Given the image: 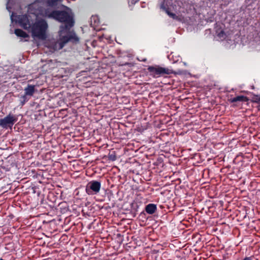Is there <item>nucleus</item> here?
Here are the masks:
<instances>
[{
	"instance_id": "f3484780",
	"label": "nucleus",
	"mask_w": 260,
	"mask_h": 260,
	"mask_svg": "<svg viewBox=\"0 0 260 260\" xmlns=\"http://www.w3.org/2000/svg\"><path fill=\"white\" fill-rule=\"evenodd\" d=\"M253 256L245 257L242 260H252Z\"/></svg>"
},
{
	"instance_id": "9d476101",
	"label": "nucleus",
	"mask_w": 260,
	"mask_h": 260,
	"mask_svg": "<svg viewBox=\"0 0 260 260\" xmlns=\"http://www.w3.org/2000/svg\"><path fill=\"white\" fill-rule=\"evenodd\" d=\"M160 8L163 9L171 18L175 20L178 19V17L175 14L170 12L169 8L165 7L164 4L161 5Z\"/></svg>"
},
{
	"instance_id": "39448f33",
	"label": "nucleus",
	"mask_w": 260,
	"mask_h": 260,
	"mask_svg": "<svg viewBox=\"0 0 260 260\" xmlns=\"http://www.w3.org/2000/svg\"><path fill=\"white\" fill-rule=\"evenodd\" d=\"M101 187L100 182L95 180L91 181L86 186V192L89 195L96 194L100 191Z\"/></svg>"
},
{
	"instance_id": "dca6fc26",
	"label": "nucleus",
	"mask_w": 260,
	"mask_h": 260,
	"mask_svg": "<svg viewBox=\"0 0 260 260\" xmlns=\"http://www.w3.org/2000/svg\"><path fill=\"white\" fill-rule=\"evenodd\" d=\"M109 158L112 160V161H114L116 159V156L115 155H110L109 156Z\"/></svg>"
},
{
	"instance_id": "9b49d317",
	"label": "nucleus",
	"mask_w": 260,
	"mask_h": 260,
	"mask_svg": "<svg viewBox=\"0 0 260 260\" xmlns=\"http://www.w3.org/2000/svg\"><path fill=\"white\" fill-rule=\"evenodd\" d=\"M216 34H217L218 38L221 41L225 39L227 37L225 32L221 29L217 28L216 30Z\"/></svg>"
},
{
	"instance_id": "6e6552de",
	"label": "nucleus",
	"mask_w": 260,
	"mask_h": 260,
	"mask_svg": "<svg viewBox=\"0 0 260 260\" xmlns=\"http://www.w3.org/2000/svg\"><path fill=\"white\" fill-rule=\"evenodd\" d=\"M35 92V85L28 84L26 87L24 88V93L26 95L31 96L33 95Z\"/></svg>"
},
{
	"instance_id": "6ab92c4d",
	"label": "nucleus",
	"mask_w": 260,
	"mask_h": 260,
	"mask_svg": "<svg viewBox=\"0 0 260 260\" xmlns=\"http://www.w3.org/2000/svg\"><path fill=\"white\" fill-rule=\"evenodd\" d=\"M128 63H125L124 64H123V65H126V64H128Z\"/></svg>"
},
{
	"instance_id": "20e7f679",
	"label": "nucleus",
	"mask_w": 260,
	"mask_h": 260,
	"mask_svg": "<svg viewBox=\"0 0 260 260\" xmlns=\"http://www.w3.org/2000/svg\"><path fill=\"white\" fill-rule=\"evenodd\" d=\"M14 17L16 18L15 20L17 21L23 28L27 29L30 27L31 25L30 24L28 17L26 14L14 16L13 13L11 16L12 21H14Z\"/></svg>"
},
{
	"instance_id": "ddd939ff",
	"label": "nucleus",
	"mask_w": 260,
	"mask_h": 260,
	"mask_svg": "<svg viewBox=\"0 0 260 260\" xmlns=\"http://www.w3.org/2000/svg\"><path fill=\"white\" fill-rule=\"evenodd\" d=\"M93 22H94V25H98L100 21L98 16H92L91 18V23L92 24Z\"/></svg>"
},
{
	"instance_id": "f8f14e48",
	"label": "nucleus",
	"mask_w": 260,
	"mask_h": 260,
	"mask_svg": "<svg viewBox=\"0 0 260 260\" xmlns=\"http://www.w3.org/2000/svg\"><path fill=\"white\" fill-rule=\"evenodd\" d=\"M15 34L17 36L21 38H26L28 37L27 34L21 29H15Z\"/></svg>"
},
{
	"instance_id": "a211bd4d",
	"label": "nucleus",
	"mask_w": 260,
	"mask_h": 260,
	"mask_svg": "<svg viewBox=\"0 0 260 260\" xmlns=\"http://www.w3.org/2000/svg\"><path fill=\"white\" fill-rule=\"evenodd\" d=\"M256 102H257V103H259L260 102V96H256Z\"/></svg>"
},
{
	"instance_id": "423d86ee",
	"label": "nucleus",
	"mask_w": 260,
	"mask_h": 260,
	"mask_svg": "<svg viewBox=\"0 0 260 260\" xmlns=\"http://www.w3.org/2000/svg\"><path fill=\"white\" fill-rule=\"evenodd\" d=\"M148 70L150 72L151 75L154 77H157L164 74L169 75L172 74L173 72L171 70L162 67H149L148 68Z\"/></svg>"
},
{
	"instance_id": "0eeeda50",
	"label": "nucleus",
	"mask_w": 260,
	"mask_h": 260,
	"mask_svg": "<svg viewBox=\"0 0 260 260\" xmlns=\"http://www.w3.org/2000/svg\"><path fill=\"white\" fill-rule=\"evenodd\" d=\"M157 210L156 205L154 204H149L145 207V211L149 214H152Z\"/></svg>"
},
{
	"instance_id": "2eb2a0df",
	"label": "nucleus",
	"mask_w": 260,
	"mask_h": 260,
	"mask_svg": "<svg viewBox=\"0 0 260 260\" xmlns=\"http://www.w3.org/2000/svg\"><path fill=\"white\" fill-rule=\"evenodd\" d=\"M48 3L50 6H54L56 5L58 0H48Z\"/></svg>"
},
{
	"instance_id": "7ed1b4c3",
	"label": "nucleus",
	"mask_w": 260,
	"mask_h": 260,
	"mask_svg": "<svg viewBox=\"0 0 260 260\" xmlns=\"http://www.w3.org/2000/svg\"><path fill=\"white\" fill-rule=\"evenodd\" d=\"M17 119L16 115L10 113L4 118L0 119V126L4 129H11Z\"/></svg>"
},
{
	"instance_id": "f257e3e1",
	"label": "nucleus",
	"mask_w": 260,
	"mask_h": 260,
	"mask_svg": "<svg viewBox=\"0 0 260 260\" xmlns=\"http://www.w3.org/2000/svg\"><path fill=\"white\" fill-rule=\"evenodd\" d=\"M63 7L64 8L63 10L45 12V17L64 23V25H62L60 26L58 32L59 39L57 41L52 40L50 41L49 48L53 51L61 49L69 42H78L79 41V38L75 32L71 30V28L75 23L74 14L69 7L67 6H63Z\"/></svg>"
},
{
	"instance_id": "f03ea898",
	"label": "nucleus",
	"mask_w": 260,
	"mask_h": 260,
	"mask_svg": "<svg viewBox=\"0 0 260 260\" xmlns=\"http://www.w3.org/2000/svg\"><path fill=\"white\" fill-rule=\"evenodd\" d=\"M30 27L34 37L42 40L46 38V31L48 26L46 20L43 19L37 20Z\"/></svg>"
},
{
	"instance_id": "1a4fd4ad",
	"label": "nucleus",
	"mask_w": 260,
	"mask_h": 260,
	"mask_svg": "<svg viewBox=\"0 0 260 260\" xmlns=\"http://www.w3.org/2000/svg\"><path fill=\"white\" fill-rule=\"evenodd\" d=\"M248 101V98L244 95H238L233 98H231L230 100V101L231 103H236L237 102H247Z\"/></svg>"
},
{
	"instance_id": "4468645a",
	"label": "nucleus",
	"mask_w": 260,
	"mask_h": 260,
	"mask_svg": "<svg viewBox=\"0 0 260 260\" xmlns=\"http://www.w3.org/2000/svg\"><path fill=\"white\" fill-rule=\"evenodd\" d=\"M27 96H28V95H26L25 93H24V95H22L21 96V104H22V105H24V104L27 102L28 100H29V99L27 98Z\"/></svg>"
}]
</instances>
